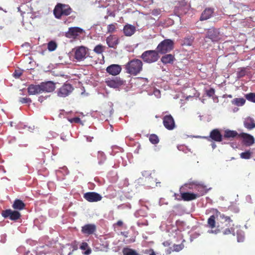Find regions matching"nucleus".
Masks as SVG:
<instances>
[{"label":"nucleus","instance_id":"nucleus-1","mask_svg":"<svg viewBox=\"0 0 255 255\" xmlns=\"http://www.w3.org/2000/svg\"><path fill=\"white\" fill-rule=\"evenodd\" d=\"M126 72L132 76L139 74L143 69L142 62L138 59H133L128 61L125 65Z\"/></svg>","mask_w":255,"mask_h":255},{"label":"nucleus","instance_id":"nucleus-2","mask_svg":"<svg viewBox=\"0 0 255 255\" xmlns=\"http://www.w3.org/2000/svg\"><path fill=\"white\" fill-rule=\"evenodd\" d=\"M214 215L211 216L208 219L207 224L208 227L211 229H213L216 227V219L220 218L221 220L220 223L224 224L228 222V224L233 222V220L229 216H225L224 214L221 213L218 210H213Z\"/></svg>","mask_w":255,"mask_h":255},{"label":"nucleus","instance_id":"nucleus-3","mask_svg":"<svg viewBox=\"0 0 255 255\" xmlns=\"http://www.w3.org/2000/svg\"><path fill=\"white\" fill-rule=\"evenodd\" d=\"M72 12V9L68 5L58 3L53 10V14L57 19H61L62 16H68Z\"/></svg>","mask_w":255,"mask_h":255},{"label":"nucleus","instance_id":"nucleus-4","mask_svg":"<svg viewBox=\"0 0 255 255\" xmlns=\"http://www.w3.org/2000/svg\"><path fill=\"white\" fill-rule=\"evenodd\" d=\"M73 51L74 53V58L78 61H83L88 57L93 58V56L90 55L89 49L84 46L76 47Z\"/></svg>","mask_w":255,"mask_h":255},{"label":"nucleus","instance_id":"nucleus-5","mask_svg":"<svg viewBox=\"0 0 255 255\" xmlns=\"http://www.w3.org/2000/svg\"><path fill=\"white\" fill-rule=\"evenodd\" d=\"M228 224V222H225L224 224H221V225L217 226V229L215 231H211V232L215 234H218L219 232H222L224 235H233L235 236V228L234 224Z\"/></svg>","mask_w":255,"mask_h":255},{"label":"nucleus","instance_id":"nucleus-6","mask_svg":"<svg viewBox=\"0 0 255 255\" xmlns=\"http://www.w3.org/2000/svg\"><path fill=\"white\" fill-rule=\"evenodd\" d=\"M174 48V42L170 39H164L157 46L156 50L158 53L165 54L169 52Z\"/></svg>","mask_w":255,"mask_h":255},{"label":"nucleus","instance_id":"nucleus-7","mask_svg":"<svg viewBox=\"0 0 255 255\" xmlns=\"http://www.w3.org/2000/svg\"><path fill=\"white\" fill-rule=\"evenodd\" d=\"M143 61L147 63H152L156 62L159 58V55L157 50H147L142 53L140 56Z\"/></svg>","mask_w":255,"mask_h":255},{"label":"nucleus","instance_id":"nucleus-8","mask_svg":"<svg viewBox=\"0 0 255 255\" xmlns=\"http://www.w3.org/2000/svg\"><path fill=\"white\" fill-rule=\"evenodd\" d=\"M1 215L4 218H8L12 221H16L21 217V214L18 211L11 209L3 210Z\"/></svg>","mask_w":255,"mask_h":255},{"label":"nucleus","instance_id":"nucleus-9","mask_svg":"<svg viewBox=\"0 0 255 255\" xmlns=\"http://www.w3.org/2000/svg\"><path fill=\"white\" fill-rule=\"evenodd\" d=\"M83 29L78 27H70L66 33L65 36L68 38L77 39L79 36L84 33Z\"/></svg>","mask_w":255,"mask_h":255},{"label":"nucleus","instance_id":"nucleus-10","mask_svg":"<svg viewBox=\"0 0 255 255\" xmlns=\"http://www.w3.org/2000/svg\"><path fill=\"white\" fill-rule=\"evenodd\" d=\"M203 138L208 141L213 140L216 142H221L223 139V135L218 129H214L211 131L209 136H204Z\"/></svg>","mask_w":255,"mask_h":255},{"label":"nucleus","instance_id":"nucleus-11","mask_svg":"<svg viewBox=\"0 0 255 255\" xmlns=\"http://www.w3.org/2000/svg\"><path fill=\"white\" fill-rule=\"evenodd\" d=\"M73 90L72 86L68 83L64 84L57 91V95L60 97H65L68 96Z\"/></svg>","mask_w":255,"mask_h":255},{"label":"nucleus","instance_id":"nucleus-12","mask_svg":"<svg viewBox=\"0 0 255 255\" xmlns=\"http://www.w3.org/2000/svg\"><path fill=\"white\" fill-rule=\"evenodd\" d=\"M84 198L89 202H96L102 200V196L95 192H88L83 195Z\"/></svg>","mask_w":255,"mask_h":255},{"label":"nucleus","instance_id":"nucleus-13","mask_svg":"<svg viewBox=\"0 0 255 255\" xmlns=\"http://www.w3.org/2000/svg\"><path fill=\"white\" fill-rule=\"evenodd\" d=\"M163 124L168 130H173L175 128V123L171 115H166L163 118Z\"/></svg>","mask_w":255,"mask_h":255},{"label":"nucleus","instance_id":"nucleus-14","mask_svg":"<svg viewBox=\"0 0 255 255\" xmlns=\"http://www.w3.org/2000/svg\"><path fill=\"white\" fill-rule=\"evenodd\" d=\"M239 137L242 138V142L246 146H250L255 143V138L252 135L242 132L239 134Z\"/></svg>","mask_w":255,"mask_h":255},{"label":"nucleus","instance_id":"nucleus-15","mask_svg":"<svg viewBox=\"0 0 255 255\" xmlns=\"http://www.w3.org/2000/svg\"><path fill=\"white\" fill-rule=\"evenodd\" d=\"M206 37L212 41H218L220 39V33L218 29L214 28H210L207 32Z\"/></svg>","mask_w":255,"mask_h":255},{"label":"nucleus","instance_id":"nucleus-16","mask_svg":"<svg viewBox=\"0 0 255 255\" xmlns=\"http://www.w3.org/2000/svg\"><path fill=\"white\" fill-rule=\"evenodd\" d=\"M41 92H51L55 89V84L51 81L42 82L40 84Z\"/></svg>","mask_w":255,"mask_h":255},{"label":"nucleus","instance_id":"nucleus-17","mask_svg":"<svg viewBox=\"0 0 255 255\" xmlns=\"http://www.w3.org/2000/svg\"><path fill=\"white\" fill-rule=\"evenodd\" d=\"M107 72L110 75L116 76L120 73L122 71V67L118 64H112L106 69Z\"/></svg>","mask_w":255,"mask_h":255},{"label":"nucleus","instance_id":"nucleus-18","mask_svg":"<svg viewBox=\"0 0 255 255\" xmlns=\"http://www.w3.org/2000/svg\"><path fill=\"white\" fill-rule=\"evenodd\" d=\"M96 230V226L94 224H86L82 227L81 232L83 234L89 235L94 233Z\"/></svg>","mask_w":255,"mask_h":255},{"label":"nucleus","instance_id":"nucleus-19","mask_svg":"<svg viewBox=\"0 0 255 255\" xmlns=\"http://www.w3.org/2000/svg\"><path fill=\"white\" fill-rule=\"evenodd\" d=\"M136 31V27L135 26L127 24L124 26L123 32L126 36H131L134 34Z\"/></svg>","mask_w":255,"mask_h":255},{"label":"nucleus","instance_id":"nucleus-20","mask_svg":"<svg viewBox=\"0 0 255 255\" xmlns=\"http://www.w3.org/2000/svg\"><path fill=\"white\" fill-rule=\"evenodd\" d=\"M106 83L107 86L114 88H117L123 84V81L117 78L115 79L107 80Z\"/></svg>","mask_w":255,"mask_h":255},{"label":"nucleus","instance_id":"nucleus-21","mask_svg":"<svg viewBox=\"0 0 255 255\" xmlns=\"http://www.w3.org/2000/svg\"><path fill=\"white\" fill-rule=\"evenodd\" d=\"M106 42L109 47L115 48L119 43V39L115 35H110L107 38Z\"/></svg>","mask_w":255,"mask_h":255},{"label":"nucleus","instance_id":"nucleus-22","mask_svg":"<svg viewBox=\"0 0 255 255\" xmlns=\"http://www.w3.org/2000/svg\"><path fill=\"white\" fill-rule=\"evenodd\" d=\"M214 12V9L211 8H206L202 12L200 18L201 21L207 20L210 18Z\"/></svg>","mask_w":255,"mask_h":255},{"label":"nucleus","instance_id":"nucleus-23","mask_svg":"<svg viewBox=\"0 0 255 255\" xmlns=\"http://www.w3.org/2000/svg\"><path fill=\"white\" fill-rule=\"evenodd\" d=\"M194 188L197 191L195 194L198 196V198L205 195L207 191L206 186L201 184L195 185Z\"/></svg>","mask_w":255,"mask_h":255},{"label":"nucleus","instance_id":"nucleus-24","mask_svg":"<svg viewBox=\"0 0 255 255\" xmlns=\"http://www.w3.org/2000/svg\"><path fill=\"white\" fill-rule=\"evenodd\" d=\"M27 90L29 95H35L41 93L40 85H30Z\"/></svg>","mask_w":255,"mask_h":255},{"label":"nucleus","instance_id":"nucleus-25","mask_svg":"<svg viewBox=\"0 0 255 255\" xmlns=\"http://www.w3.org/2000/svg\"><path fill=\"white\" fill-rule=\"evenodd\" d=\"M198 198L195 193L190 192H183L181 193V199L185 201H189L195 200Z\"/></svg>","mask_w":255,"mask_h":255},{"label":"nucleus","instance_id":"nucleus-26","mask_svg":"<svg viewBox=\"0 0 255 255\" xmlns=\"http://www.w3.org/2000/svg\"><path fill=\"white\" fill-rule=\"evenodd\" d=\"M244 126L248 129L251 130L255 128V120L251 117H248L244 121Z\"/></svg>","mask_w":255,"mask_h":255},{"label":"nucleus","instance_id":"nucleus-27","mask_svg":"<svg viewBox=\"0 0 255 255\" xmlns=\"http://www.w3.org/2000/svg\"><path fill=\"white\" fill-rule=\"evenodd\" d=\"M12 207L14 210H22L25 208V204L21 200L16 199L14 200Z\"/></svg>","mask_w":255,"mask_h":255},{"label":"nucleus","instance_id":"nucleus-28","mask_svg":"<svg viewBox=\"0 0 255 255\" xmlns=\"http://www.w3.org/2000/svg\"><path fill=\"white\" fill-rule=\"evenodd\" d=\"M174 60L175 58L174 55L170 54H166L161 58V62L165 64L172 63Z\"/></svg>","mask_w":255,"mask_h":255},{"label":"nucleus","instance_id":"nucleus-29","mask_svg":"<svg viewBox=\"0 0 255 255\" xmlns=\"http://www.w3.org/2000/svg\"><path fill=\"white\" fill-rule=\"evenodd\" d=\"M239 134L236 130L227 129L225 131L224 137L227 138H234L239 136Z\"/></svg>","mask_w":255,"mask_h":255},{"label":"nucleus","instance_id":"nucleus-30","mask_svg":"<svg viewBox=\"0 0 255 255\" xmlns=\"http://www.w3.org/2000/svg\"><path fill=\"white\" fill-rule=\"evenodd\" d=\"M246 102V100L242 98H235L234 99L232 103L233 104L238 106H243Z\"/></svg>","mask_w":255,"mask_h":255},{"label":"nucleus","instance_id":"nucleus-31","mask_svg":"<svg viewBox=\"0 0 255 255\" xmlns=\"http://www.w3.org/2000/svg\"><path fill=\"white\" fill-rule=\"evenodd\" d=\"M57 47V44L54 41H50L47 44V49L50 51H54Z\"/></svg>","mask_w":255,"mask_h":255},{"label":"nucleus","instance_id":"nucleus-32","mask_svg":"<svg viewBox=\"0 0 255 255\" xmlns=\"http://www.w3.org/2000/svg\"><path fill=\"white\" fill-rule=\"evenodd\" d=\"M149 140L150 142L153 144H157L159 141L158 136L155 134H151L149 135Z\"/></svg>","mask_w":255,"mask_h":255},{"label":"nucleus","instance_id":"nucleus-33","mask_svg":"<svg viewBox=\"0 0 255 255\" xmlns=\"http://www.w3.org/2000/svg\"><path fill=\"white\" fill-rule=\"evenodd\" d=\"M252 152L250 150H247L245 152H242L240 154L241 158L245 159H249L252 157Z\"/></svg>","mask_w":255,"mask_h":255},{"label":"nucleus","instance_id":"nucleus-34","mask_svg":"<svg viewBox=\"0 0 255 255\" xmlns=\"http://www.w3.org/2000/svg\"><path fill=\"white\" fill-rule=\"evenodd\" d=\"M98 158L99 160V163L102 164L105 162L106 159V157L105 153L102 151H98Z\"/></svg>","mask_w":255,"mask_h":255},{"label":"nucleus","instance_id":"nucleus-35","mask_svg":"<svg viewBox=\"0 0 255 255\" xmlns=\"http://www.w3.org/2000/svg\"><path fill=\"white\" fill-rule=\"evenodd\" d=\"M123 252L124 255H138L134 250L128 248L124 249Z\"/></svg>","mask_w":255,"mask_h":255},{"label":"nucleus","instance_id":"nucleus-36","mask_svg":"<svg viewBox=\"0 0 255 255\" xmlns=\"http://www.w3.org/2000/svg\"><path fill=\"white\" fill-rule=\"evenodd\" d=\"M105 50V47L101 44L96 46L94 49V51L98 54H102Z\"/></svg>","mask_w":255,"mask_h":255},{"label":"nucleus","instance_id":"nucleus-37","mask_svg":"<svg viewBox=\"0 0 255 255\" xmlns=\"http://www.w3.org/2000/svg\"><path fill=\"white\" fill-rule=\"evenodd\" d=\"M194 38L192 37L185 38L183 40L182 45L186 46H191L193 42Z\"/></svg>","mask_w":255,"mask_h":255},{"label":"nucleus","instance_id":"nucleus-38","mask_svg":"<svg viewBox=\"0 0 255 255\" xmlns=\"http://www.w3.org/2000/svg\"><path fill=\"white\" fill-rule=\"evenodd\" d=\"M247 100L250 102L255 103V93H250L245 95Z\"/></svg>","mask_w":255,"mask_h":255},{"label":"nucleus","instance_id":"nucleus-39","mask_svg":"<svg viewBox=\"0 0 255 255\" xmlns=\"http://www.w3.org/2000/svg\"><path fill=\"white\" fill-rule=\"evenodd\" d=\"M117 24L116 23L109 24L107 26V31L108 33L114 32L116 29V26Z\"/></svg>","mask_w":255,"mask_h":255},{"label":"nucleus","instance_id":"nucleus-40","mask_svg":"<svg viewBox=\"0 0 255 255\" xmlns=\"http://www.w3.org/2000/svg\"><path fill=\"white\" fill-rule=\"evenodd\" d=\"M68 121L71 123H79L81 125L83 124L81 119L79 117H75L73 118L69 119Z\"/></svg>","mask_w":255,"mask_h":255},{"label":"nucleus","instance_id":"nucleus-41","mask_svg":"<svg viewBox=\"0 0 255 255\" xmlns=\"http://www.w3.org/2000/svg\"><path fill=\"white\" fill-rule=\"evenodd\" d=\"M184 245L182 244L174 245L173 246V251L175 252H179L183 249Z\"/></svg>","mask_w":255,"mask_h":255},{"label":"nucleus","instance_id":"nucleus-42","mask_svg":"<svg viewBox=\"0 0 255 255\" xmlns=\"http://www.w3.org/2000/svg\"><path fill=\"white\" fill-rule=\"evenodd\" d=\"M19 102L22 104L29 103L31 102V100L28 98H20L19 100Z\"/></svg>","mask_w":255,"mask_h":255},{"label":"nucleus","instance_id":"nucleus-43","mask_svg":"<svg viewBox=\"0 0 255 255\" xmlns=\"http://www.w3.org/2000/svg\"><path fill=\"white\" fill-rule=\"evenodd\" d=\"M22 73L20 70H15L13 73V76L15 78H19L22 75Z\"/></svg>","mask_w":255,"mask_h":255},{"label":"nucleus","instance_id":"nucleus-44","mask_svg":"<svg viewBox=\"0 0 255 255\" xmlns=\"http://www.w3.org/2000/svg\"><path fill=\"white\" fill-rule=\"evenodd\" d=\"M161 13V10L160 9H154L151 11V14L154 16H157Z\"/></svg>","mask_w":255,"mask_h":255},{"label":"nucleus","instance_id":"nucleus-45","mask_svg":"<svg viewBox=\"0 0 255 255\" xmlns=\"http://www.w3.org/2000/svg\"><path fill=\"white\" fill-rule=\"evenodd\" d=\"M246 74V71L244 69H242L240 71L238 72V77L239 78L243 77Z\"/></svg>","mask_w":255,"mask_h":255},{"label":"nucleus","instance_id":"nucleus-46","mask_svg":"<svg viewBox=\"0 0 255 255\" xmlns=\"http://www.w3.org/2000/svg\"><path fill=\"white\" fill-rule=\"evenodd\" d=\"M88 247V244L87 243H82L80 246V249L82 250H85Z\"/></svg>","mask_w":255,"mask_h":255},{"label":"nucleus","instance_id":"nucleus-47","mask_svg":"<svg viewBox=\"0 0 255 255\" xmlns=\"http://www.w3.org/2000/svg\"><path fill=\"white\" fill-rule=\"evenodd\" d=\"M116 225L118 226H122L123 225V222L121 220H119L117 223H116Z\"/></svg>","mask_w":255,"mask_h":255},{"label":"nucleus","instance_id":"nucleus-48","mask_svg":"<svg viewBox=\"0 0 255 255\" xmlns=\"http://www.w3.org/2000/svg\"><path fill=\"white\" fill-rule=\"evenodd\" d=\"M211 146L213 149H215L216 147V144L214 142H213L211 144Z\"/></svg>","mask_w":255,"mask_h":255},{"label":"nucleus","instance_id":"nucleus-49","mask_svg":"<svg viewBox=\"0 0 255 255\" xmlns=\"http://www.w3.org/2000/svg\"><path fill=\"white\" fill-rule=\"evenodd\" d=\"M150 255H156L153 251H152L151 253L150 254Z\"/></svg>","mask_w":255,"mask_h":255},{"label":"nucleus","instance_id":"nucleus-50","mask_svg":"<svg viewBox=\"0 0 255 255\" xmlns=\"http://www.w3.org/2000/svg\"><path fill=\"white\" fill-rule=\"evenodd\" d=\"M160 182H156V186H158V184H160Z\"/></svg>","mask_w":255,"mask_h":255},{"label":"nucleus","instance_id":"nucleus-51","mask_svg":"<svg viewBox=\"0 0 255 255\" xmlns=\"http://www.w3.org/2000/svg\"><path fill=\"white\" fill-rule=\"evenodd\" d=\"M212 93H214V90L212 89Z\"/></svg>","mask_w":255,"mask_h":255}]
</instances>
